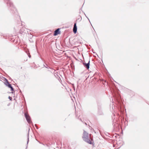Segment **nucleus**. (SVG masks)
Segmentation results:
<instances>
[{
    "mask_svg": "<svg viewBox=\"0 0 149 149\" xmlns=\"http://www.w3.org/2000/svg\"><path fill=\"white\" fill-rule=\"evenodd\" d=\"M23 30V29H21V30Z\"/></svg>",
    "mask_w": 149,
    "mask_h": 149,
    "instance_id": "obj_11",
    "label": "nucleus"
},
{
    "mask_svg": "<svg viewBox=\"0 0 149 149\" xmlns=\"http://www.w3.org/2000/svg\"><path fill=\"white\" fill-rule=\"evenodd\" d=\"M29 141V139L28 138V141H27V143H28V141Z\"/></svg>",
    "mask_w": 149,
    "mask_h": 149,
    "instance_id": "obj_9",
    "label": "nucleus"
},
{
    "mask_svg": "<svg viewBox=\"0 0 149 149\" xmlns=\"http://www.w3.org/2000/svg\"><path fill=\"white\" fill-rule=\"evenodd\" d=\"M60 29H58L54 31V36H56L60 33Z\"/></svg>",
    "mask_w": 149,
    "mask_h": 149,
    "instance_id": "obj_3",
    "label": "nucleus"
},
{
    "mask_svg": "<svg viewBox=\"0 0 149 149\" xmlns=\"http://www.w3.org/2000/svg\"><path fill=\"white\" fill-rule=\"evenodd\" d=\"M6 85L9 88L11 86V85L8 82H7Z\"/></svg>",
    "mask_w": 149,
    "mask_h": 149,
    "instance_id": "obj_6",
    "label": "nucleus"
},
{
    "mask_svg": "<svg viewBox=\"0 0 149 149\" xmlns=\"http://www.w3.org/2000/svg\"><path fill=\"white\" fill-rule=\"evenodd\" d=\"M24 115L27 122L29 123H32L31 120V118L29 115H28L27 113H25Z\"/></svg>",
    "mask_w": 149,
    "mask_h": 149,
    "instance_id": "obj_2",
    "label": "nucleus"
},
{
    "mask_svg": "<svg viewBox=\"0 0 149 149\" xmlns=\"http://www.w3.org/2000/svg\"><path fill=\"white\" fill-rule=\"evenodd\" d=\"M9 98L10 99V100H11V99H12L11 97H10V96H9Z\"/></svg>",
    "mask_w": 149,
    "mask_h": 149,
    "instance_id": "obj_8",
    "label": "nucleus"
},
{
    "mask_svg": "<svg viewBox=\"0 0 149 149\" xmlns=\"http://www.w3.org/2000/svg\"><path fill=\"white\" fill-rule=\"evenodd\" d=\"M12 39V38H11V39L10 40H11Z\"/></svg>",
    "mask_w": 149,
    "mask_h": 149,
    "instance_id": "obj_12",
    "label": "nucleus"
},
{
    "mask_svg": "<svg viewBox=\"0 0 149 149\" xmlns=\"http://www.w3.org/2000/svg\"><path fill=\"white\" fill-rule=\"evenodd\" d=\"M77 31V26H76V23H75L74 25L73 31L74 33H76Z\"/></svg>",
    "mask_w": 149,
    "mask_h": 149,
    "instance_id": "obj_5",
    "label": "nucleus"
},
{
    "mask_svg": "<svg viewBox=\"0 0 149 149\" xmlns=\"http://www.w3.org/2000/svg\"><path fill=\"white\" fill-rule=\"evenodd\" d=\"M11 88V91H14V89L12 86L10 88Z\"/></svg>",
    "mask_w": 149,
    "mask_h": 149,
    "instance_id": "obj_7",
    "label": "nucleus"
},
{
    "mask_svg": "<svg viewBox=\"0 0 149 149\" xmlns=\"http://www.w3.org/2000/svg\"><path fill=\"white\" fill-rule=\"evenodd\" d=\"M90 61H89L88 63H83V64L84 67H86V68L87 69H88L89 68V64Z\"/></svg>",
    "mask_w": 149,
    "mask_h": 149,
    "instance_id": "obj_4",
    "label": "nucleus"
},
{
    "mask_svg": "<svg viewBox=\"0 0 149 149\" xmlns=\"http://www.w3.org/2000/svg\"><path fill=\"white\" fill-rule=\"evenodd\" d=\"M29 56V57L30 58V57H31L30 56Z\"/></svg>",
    "mask_w": 149,
    "mask_h": 149,
    "instance_id": "obj_10",
    "label": "nucleus"
},
{
    "mask_svg": "<svg viewBox=\"0 0 149 149\" xmlns=\"http://www.w3.org/2000/svg\"><path fill=\"white\" fill-rule=\"evenodd\" d=\"M83 138L85 141L90 144H91V134L89 135L86 132L84 131Z\"/></svg>",
    "mask_w": 149,
    "mask_h": 149,
    "instance_id": "obj_1",
    "label": "nucleus"
}]
</instances>
